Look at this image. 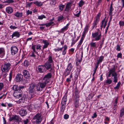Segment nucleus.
<instances>
[{
  "label": "nucleus",
  "instance_id": "obj_1",
  "mask_svg": "<svg viewBox=\"0 0 124 124\" xmlns=\"http://www.w3.org/2000/svg\"><path fill=\"white\" fill-rule=\"evenodd\" d=\"M24 88L23 86H18L17 85H15L12 87V89L14 90L13 93L14 96L16 98H19L22 96V89Z\"/></svg>",
  "mask_w": 124,
  "mask_h": 124
},
{
  "label": "nucleus",
  "instance_id": "obj_2",
  "mask_svg": "<svg viewBox=\"0 0 124 124\" xmlns=\"http://www.w3.org/2000/svg\"><path fill=\"white\" fill-rule=\"evenodd\" d=\"M12 63L10 61L5 62L1 67V70L3 72H8L12 67Z\"/></svg>",
  "mask_w": 124,
  "mask_h": 124
},
{
  "label": "nucleus",
  "instance_id": "obj_3",
  "mask_svg": "<svg viewBox=\"0 0 124 124\" xmlns=\"http://www.w3.org/2000/svg\"><path fill=\"white\" fill-rule=\"evenodd\" d=\"M97 31H95L92 34V37L94 40L95 41H98L100 40L102 37L101 31L99 29H97Z\"/></svg>",
  "mask_w": 124,
  "mask_h": 124
},
{
  "label": "nucleus",
  "instance_id": "obj_4",
  "mask_svg": "<svg viewBox=\"0 0 124 124\" xmlns=\"http://www.w3.org/2000/svg\"><path fill=\"white\" fill-rule=\"evenodd\" d=\"M67 100V96L65 94L62 98L61 103L60 110L63 114L65 109L66 102Z\"/></svg>",
  "mask_w": 124,
  "mask_h": 124
},
{
  "label": "nucleus",
  "instance_id": "obj_5",
  "mask_svg": "<svg viewBox=\"0 0 124 124\" xmlns=\"http://www.w3.org/2000/svg\"><path fill=\"white\" fill-rule=\"evenodd\" d=\"M47 82L48 81H42L41 82L39 83L38 85L36 86L37 90L38 91H42L45 87L46 84L48 83Z\"/></svg>",
  "mask_w": 124,
  "mask_h": 124
},
{
  "label": "nucleus",
  "instance_id": "obj_6",
  "mask_svg": "<svg viewBox=\"0 0 124 124\" xmlns=\"http://www.w3.org/2000/svg\"><path fill=\"white\" fill-rule=\"evenodd\" d=\"M22 120V119L21 117L16 115H13L12 116H10L9 119L10 121H14L16 122H21Z\"/></svg>",
  "mask_w": 124,
  "mask_h": 124
},
{
  "label": "nucleus",
  "instance_id": "obj_7",
  "mask_svg": "<svg viewBox=\"0 0 124 124\" xmlns=\"http://www.w3.org/2000/svg\"><path fill=\"white\" fill-rule=\"evenodd\" d=\"M33 119L34 120H36L35 122L36 124H39L41 123L42 118L40 114L38 113L34 116Z\"/></svg>",
  "mask_w": 124,
  "mask_h": 124
},
{
  "label": "nucleus",
  "instance_id": "obj_8",
  "mask_svg": "<svg viewBox=\"0 0 124 124\" xmlns=\"http://www.w3.org/2000/svg\"><path fill=\"white\" fill-rule=\"evenodd\" d=\"M18 50L16 46H13L11 47V54L14 55L17 53Z\"/></svg>",
  "mask_w": 124,
  "mask_h": 124
},
{
  "label": "nucleus",
  "instance_id": "obj_9",
  "mask_svg": "<svg viewBox=\"0 0 124 124\" xmlns=\"http://www.w3.org/2000/svg\"><path fill=\"white\" fill-rule=\"evenodd\" d=\"M24 77L27 79H29L31 76V74L27 70H24L23 72Z\"/></svg>",
  "mask_w": 124,
  "mask_h": 124
},
{
  "label": "nucleus",
  "instance_id": "obj_10",
  "mask_svg": "<svg viewBox=\"0 0 124 124\" xmlns=\"http://www.w3.org/2000/svg\"><path fill=\"white\" fill-rule=\"evenodd\" d=\"M37 71L38 73H43L45 71V67L44 65L39 66Z\"/></svg>",
  "mask_w": 124,
  "mask_h": 124
},
{
  "label": "nucleus",
  "instance_id": "obj_11",
  "mask_svg": "<svg viewBox=\"0 0 124 124\" xmlns=\"http://www.w3.org/2000/svg\"><path fill=\"white\" fill-rule=\"evenodd\" d=\"M52 76V74L51 73H48L47 75H45L43 78V80L45 81H47V83L49 82V79Z\"/></svg>",
  "mask_w": 124,
  "mask_h": 124
},
{
  "label": "nucleus",
  "instance_id": "obj_12",
  "mask_svg": "<svg viewBox=\"0 0 124 124\" xmlns=\"http://www.w3.org/2000/svg\"><path fill=\"white\" fill-rule=\"evenodd\" d=\"M23 75L21 74H18L16 77V80L17 82H20L23 80Z\"/></svg>",
  "mask_w": 124,
  "mask_h": 124
},
{
  "label": "nucleus",
  "instance_id": "obj_13",
  "mask_svg": "<svg viewBox=\"0 0 124 124\" xmlns=\"http://www.w3.org/2000/svg\"><path fill=\"white\" fill-rule=\"evenodd\" d=\"M19 113L21 116H24L26 115L27 112L26 110L22 108L19 109Z\"/></svg>",
  "mask_w": 124,
  "mask_h": 124
},
{
  "label": "nucleus",
  "instance_id": "obj_14",
  "mask_svg": "<svg viewBox=\"0 0 124 124\" xmlns=\"http://www.w3.org/2000/svg\"><path fill=\"white\" fill-rule=\"evenodd\" d=\"M45 67V69L46 68V70H48L50 69V71H52L53 70V69L51 67V63L50 62H46L44 65Z\"/></svg>",
  "mask_w": 124,
  "mask_h": 124
},
{
  "label": "nucleus",
  "instance_id": "obj_15",
  "mask_svg": "<svg viewBox=\"0 0 124 124\" xmlns=\"http://www.w3.org/2000/svg\"><path fill=\"white\" fill-rule=\"evenodd\" d=\"M74 104L76 108H78L79 106V97H74Z\"/></svg>",
  "mask_w": 124,
  "mask_h": 124
},
{
  "label": "nucleus",
  "instance_id": "obj_16",
  "mask_svg": "<svg viewBox=\"0 0 124 124\" xmlns=\"http://www.w3.org/2000/svg\"><path fill=\"white\" fill-rule=\"evenodd\" d=\"M42 42L44 44L43 47V50L47 47L49 45V43L47 40H43Z\"/></svg>",
  "mask_w": 124,
  "mask_h": 124
},
{
  "label": "nucleus",
  "instance_id": "obj_17",
  "mask_svg": "<svg viewBox=\"0 0 124 124\" xmlns=\"http://www.w3.org/2000/svg\"><path fill=\"white\" fill-rule=\"evenodd\" d=\"M69 25V23H68L63 28H62L59 31H56L58 32L59 33H63L65 31H66L67 30L68 26Z\"/></svg>",
  "mask_w": 124,
  "mask_h": 124
},
{
  "label": "nucleus",
  "instance_id": "obj_18",
  "mask_svg": "<svg viewBox=\"0 0 124 124\" xmlns=\"http://www.w3.org/2000/svg\"><path fill=\"white\" fill-rule=\"evenodd\" d=\"M72 5L71 2H69L67 3L66 6V8L64 9V11H68L70 10V8Z\"/></svg>",
  "mask_w": 124,
  "mask_h": 124
},
{
  "label": "nucleus",
  "instance_id": "obj_19",
  "mask_svg": "<svg viewBox=\"0 0 124 124\" xmlns=\"http://www.w3.org/2000/svg\"><path fill=\"white\" fill-rule=\"evenodd\" d=\"M20 34L19 32L18 31H16L14 32L12 35V38L13 39L14 37H16L17 38L19 37Z\"/></svg>",
  "mask_w": 124,
  "mask_h": 124
},
{
  "label": "nucleus",
  "instance_id": "obj_20",
  "mask_svg": "<svg viewBox=\"0 0 124 124\" xmlns=\"http://www.w3.org/2000/svg\"><path fill=\"white\" fill-rule=\"evenodd\" d=\"M36 85L34 83H32L31 84L29 87V90L35 91V88L36 87Z\"/></svg>",
  "mask_w": 124,
  "mask_h": 124
},
{
  "label": "nucleus",
  "instance_id": "obj_21",
  "mask_svg": "<svg viewBox=\"0 0 124 124\" xmlns=\"http://www.w3.org/2000/svg\"><path fill=\"white\" fill-rule=\"evenodd\" d=\"M6 12L8 14H10L13 12V9L11 7H7L6 9Z\"/></svg>",
  "mask_w": 124,
  "mask_h": 124
},
{
  "label": "nucleus",
  "instance_id": "obj_22",
  "mask_svg": "<svg viewBox=\"0 0 124 124\" xmlns=\"http://www.w3.org/2000/svg\"><path fill=\"white\" fill-rule=\"evenodd\" d=\"M81 70V68L80 66L77 68V72L76 73V75L75 76V77L77 78L78 75L79 74L80 71Z\"/></svg>",
  "mask_w": 124,
  "mask_h": 124
},
{
  "label": "nucleus",
  "instance_id": "obj_23",
  "mask_svg": "<svg viewBox=\"0 0 124 124\" xmlns=\"http://www.w3.org/2000/svg\"><path fill=\"white\" fill-rule=\"evenodd\" d=\"M26 99V95L24 94L23 97L19 100V102L20 103H23L24 102L25 99Z\"/></svg>",
  "mask_w": 124,
  "mask_h": 124
},
{
  "label": "nucleus",
  "instance_id": "obj_24",
  "mask_svg": "<svg viewBox=\"0 0 124 124\" xmlns=\"http://www.w3.org/2000/svg\"><path fill=\"white\" fill-rule=\"evenodd\" d=\"M74 91L75 93V95L74 97H79V92L78 91L76 87Z\"/></svg>",
  "mask_w": 124,
  "mask_h": 124
},
{
  "label": "nucleus",
  "instance_id": "obj_25",
  "mask_svg": "<svg viewBox=\"0 0 124 124\" xmlns=\"http://www.w3.org/2000/svg\"><path fill=\"white\" fill-rule=\"evenodd\" d=\"M5 54V51L3 48H0V55L4 56Z\"/></svg>",
  "mask_w": 124,
  "mask_h": 124
},
{
  "label": "nucleus",
  "instance_id": "obj_26",
  "mask_svg": "<svg viewBox=\"0 0 124 124\" xmlns=\"http://www.w3.org/2000/svg\"><path fill=\"white\" fill-rule=\"evenodd\" d=\"M14 15L17 17H21L22 16V13L17 12L14 14Z\"/></svg>",
  "mask_w": 124,
  "mask_h": 124
},
{
  "label": "nucleus",
  "instance_id": "obj_27",
  "mask_svg": "<svg viewBox=\"0 0 124 124\" xmlns=\"http://www.w3.org/2000/svg\"><path fill=\"white\" fill-rule=\"evenodd\" d=\"M35 93H29L28 95V98L31 99L32 98L34 97L35 96Z\"/></svg>",
  "mask_w": 124,
  "mask_h": 124
},
{
  "label": "nucleus",
  "instance_id": "obj_28",
  "mask_svg": "<svg viewBox=\"0 0 124 124\" xmlns=\"http://www.w3.org/2000/svg\"><path fill=\"white\" fill-rule=\"evenodd\" d=\"M99 22V21L95 20L94 21L93 23L92 24V29H94L95 27V28H96V25Z\"/></svg>",
  "mask_w": 124,
  "mask_h": 124
},
{
  "label": "nucleus",
  "instance_id": "obj_29",
  "mask_svg": "<svg viewBox=\"0 0 124 124\" xmlns=\"http://www.w3.org/2000/svg\"><path fill=\"white\" fill-rule=\"evenodd\" d=\"M4 3H12L14 2L13 0H1Z\"/></svg>",
  "mask_w": 124,
  "mask_h": 124
},
{
  "label": "nucleus",
  "instance_id": "obj_30",
  "mask_svg": "<svg viewBox=\"0 0 124 124\" xmlns=\"http://www.w3.org/2000/svg\"><path fill=\"white\" fill-rule=\"evenodd\" d=\"M124 115V107L122 108L120 110L119 116L122 117Z\"/></svg>",
  "mask_w": 124,
  "mask_h": 124
},
{
  "label": "nucleus",
  "instance_id": "obj_31",
  "mask_svg": "<svg viewBox=\"0 0 124 124\" xmlns=\"http://www.w3.org/2000/svg\"><path fill=\"white\" fill-rule=\"evenodd\" d=\"M33 3L36 6H41L42 5V3L41 2L36 1L35 2H33Z\"/></svg>",
  "mask_w": 124,
  "mask_h": 124
},
{
  "label": "nucleus",
  "instance_id": "obj_32",
  "mask_svg": "<svg viewBox=\"0 0 124 124\" xmlns=\"http://www.w3.org/2000/svg\"><path fill=\"white\" fill-rule=\"evenodd\" d=\"M70 71L71 70L66 69L64 72V74L65 76L69 75L70 74Z\"/></svg>",
  "mask_w": 124,
  "mask_h": 124
},
{
  "label": "nucleus",
  "instance_id": "obj_33",
  "mask_svg": "<svg viewBox=\"0 0 124 124\" xmlns=\"http://www.w3.org/2000/svg\"><path fill=\"white\" fill-rule=\"evenodd\" d=\"M104 58V57L103 56H101L100 57L99 59L98 60V61L97 62L98 64H99L103 60V59Z\"/></svg>",
  "mask_w": 124,
  "mask_h": 124
},
{
  "label": "nucleus",
  "instance_id": "obj_34",
  "mask_svg": "<svg viewBox=\"0 0 124 124\" xmlns=\"http://www.w3.org/2000/svg\"><path fill=\"white\" fill-rule=\"evenodd\" d=\"M73 67L71 63H70L68 64L66 69L71 71Z\"/></svg>",
  "mask_w": 124,
  "mask_h": 124
},
{
  "label": "nucleus",
  "instance_id": "obj_35",
  "mask_svg": "<svg viewBox=\"0 0 124 124\" xmlns=\"http://www.w3.org/2000/svg\"><path fill=\"white\" fill-rule=\"evenodd\" d=\"M91 47L96 48L97 47H96V44L95 42H91L90 44Z\"/></svg>",
  "mask_w": 124,
  "mask_h": 124
},
{
  "label": "nucleus",
  "instance_id": "obj_36",
  "mask_svg": "<svg viewBox=\"0 0 124 124\" xmlns=\"http://www.w3.org/2000/svg\"><path fill=\"white\" fill-rule=\"evenodd\" d=\"M121 82L120 81L118 82L117 84L116 85V86L114 88V89L116 90L118 89L121 85Z\"/></svg>",
  "mask_w": 124,
  "mask_h": 124
},
{
  "label": "nucleus",
  "instance_id": "obj_37",
  "mask_svg": "<svg viewBox=\"0 0 124 124\" xmlns=\"http://www.w3.org/2000/svg\"><path fill=\"white\" fill-rule=\"evenodd\" d=\"M33 2H26V6L25 7L26 8H30L31 7V6L32 5V3Z\"/></svg>",
  "mask_w": 124,
  "mask_h": 124
},
{
  "label": "nucleus",
  "instance_id": "obj_38",
  "mask_svg": "<svg viewBox=\"0 0 124 124\" xmlns=\"http://www.w3.org/2000/svg\"><path fill=\"white\" fill-rule=\"evenodd\" d=\"M114 10V9L113 7H110L109 8V15L111 16H112V11Z\"/></svg>",
  "mask_w": 124,
  "mask_h": 124
},
{
  "label": "nucleus",
  "instance_id": "obj_39",
  "mask_svg": "<svg viewBox=\"0 0 124 124\" xmlns=\"http://www.w3.org/2000/svg\"><path fill=\"white\" fill-rule=\"evenodd\" d=\"M24 65L25 66H28L30 64V63L28 61L26 60L24 62Z\"/></svg>",
  "mask_w": 124,
  "mask_h": 124
},
{
  "label": "nucleus",
  "instance_id": "obj_40",
  "mask_svg": "<svg viewBox=\"0 0 124 124\" xmlns=\"http://www.w3.org/2000/svg\"><path fill=\"white\" fill-rule=\"evenodd\" d=\"M13 74V71L12 70H11L10 71V73L9 74V81H11V80L12 78V74Z\"/></svg>",
  "mask_w": 124,
  "mask_h": 124
},
{
  "label": "nucleus",
  "instance_id": "obj_41",
  "mask_svg": "<svg viewBox=\"0 0 124 124\" xmlns=\"http://www.w3.org/2000/svg\"><path fill=\"white\" fill-rule=\"evenodd\" d=\"M65 7V5H63L62 4H60L59 6V9L61 11H62V10Z\"/></svg>",
  "mask_w": 124,
  "mask_h": 124
},
{
  "label": "nucleus",
  "instance_id": "obj_42",
  "mask_svg": "<svg viewBox=\"0 0 124 124\" xmlns=\"http://www.w3.org/2000/svg\"><path fill=\"white\" fill-rule=\"evenodd\" d=\"M72 74L71 73L70 75L69 78L67 79L66 81L67 82H69L71 81V78L72 77Z\"/></svg>",
  "mask_w": 124,
  "mask_h": 124
},
{
  "label": "nucleus",
  "instance_id": "obj_43",
  "mask_svg": "<svg viewBox=\"0 0 124 124\" xmlns=\"http://www.w3.org/2000/svg\"><path fill=\"white\" fill-rule=\"evenodd\" d=\"M84 4V2L82 0H81L78 4L79 6L81 7Z\"/></svg>",
  "mask_w": 124,
  "mask_h": 124
},
{
  "label": "nucleus",
  "instance_id": "obj_44",
  "mask_svg": "<svg viewBox=\"0 0 124 124\" xmlns=\"http://www.w3.org/2000/svg\"><path fill=\"white\" fill-rule=\"evenodd\" d=\"M46 17L44 15H42L41 16H39L38 19L39 20H42L44 18H46Z\"/></svg>",
  "mask_w": 124,
  "mask_h": 124
},
{
  "label": "nucleus",
  "instance_id": "obj_45",
  "mask_svg": "<svg viewBox=\"0 0 124 124\" xmlns=\"http://www.w3.org/2000/svg\"><path fill=\"white\" fill-rule=\"evenodd\" d=\"M64 18L63 16L61 15L58 17L57 18V20L59 22H60L61 21L63 20Z\"/></svg>",
  "mask_w": 124,
  "mask_h": 124
},
{
  "label": "nucleus",
  "instance_id": "obj_46",
  "mask_svg": "<svg viewBox=\"0 0 124 124\" xmlns=\"http://www.w3.org/2000/svg\"><path fill=\"white\" fill-rule=\"evenodd\" d=\"M48 62H50L51 63L53 62V61L52 59V57L51 56H50L49 57L48 59Z\"/></svg>",
  "mask_w": 124,
  "mask_h": 124
},
{
  "label": "nucleus",
  "instance_id": "obj_47",
  "mask_svg": "<svg viewBox=\"0 0 124 124\" xmlns=\"http://www.w3.org/2000/svg\"><path fill=\"white\" fill-rule=\"evenodd\" d=\"M101 16V13H99L97 15L96 17V19L95 20L99 21V18Z\"/></svg>",
  "mask_w": 124,
  "mask_h": 124
},
{
  "label": "nucleus",
  "instance_id": "obj_48",
  "mask_svg": "<svg viewBox=\"0 0 124 124\" xmlns=\"http://www.w3.org/2000/svg\"><path fill=\"white\" fill-rule=\"evenodd\" d=\"M112 82V80L110 79H108L106 80V83L107 84L109 85L111 84Z\"/></svg>",
  "mask_w": 124,
  "mask_h": 124
},
{
  "label": "nucleus",
  "instance_id": "obj_49",
  "mask_svg": "<svg viewBox=\"0 0 124 124\" xmlns=\"http://www.w3.org/2000/svg\"><path fill=\"white\" fill-rule=\"evenodd\" d=\"M115 67L114 66L113 68H112L110 69L109 71L111 73V74L114 73L115 72Z\"/></svg>",
  "mask_w": 124,
  "mask_h": 124
},
{
  "label": "nucleus",
  "instance_id": "obj_50",
  "mask_svg": "<svg viewBox=\"0 0 124 124\" xmlns=\"http://www.w3.org/2000/svg\"><path fill=\"white\" fill-rule=\"evenodd\" d=\"M104 39H105L104 38H102V40L101 42L100 45L99 47V48H101L102 47V45L104 43Z\"/></svg>",
  "mask_w": 124,
  "mask_h": 124
},
{
  "label": "nucleus",
  "instance_id": "obj_51",
  "mask_svg": "<svg viewBox=\"0 0 124 124\" xmlns=\"http://www.w3.org/2000/svg\"><path fill=\"white\" fill-rule=\"evenodd\" d=\"M63 48V46L62 48L58 47L57 49H55L54 50L55 52L58 51H61L62 50Z\"/></svg>",
  "mask_w": 124,
  "mask_h": 124
},
{
  "label": "nucleus",
  "instance_id": "obj_52",
  "mask_svg": "<svg viewBox=\"0 0 124 124\" xmlns=\"http://www.w3.org/2000/svg\"><path fill=\"white\" fill-rule=\"evenodd\" d=\"M54 23L53 22H51L49 23H48L46 24V27H49L52 24Z\"/></svg>",
  "mask_w": 124,
  "mask_h": 124
},
{
  "label": "nucleus",
  "instance_id": "obj_53",
  "mask_svg": "<svg viewBox=\"0 0 124 124\" xmlns=\"http://www.w3.org/2000/svg\"><path fill=\"white\" fill-rule=\"evenodd\" d=\"M36 46V49H39V50L41 49V46L40 45L38 44Z\"/></svg>",
  "mask_w": 124,
  "mask_h": 124
},
{
  "label": "nucleus",
  "instance_id": "obj_54",
  "mask_svg": "<svg viewBox=\"0 0 124 124\" xmlns=\"http://www.w3.org/2000/svg\"><path fill=\"white\" fill-rule=\"evenodd\" d=\"M113 82L115 83H117V77H113Z\"/></svg>",
  "mask_w": 124,
  "mask_h": 124
},
{
  "label": "nucleus",
  "instance_id": "obj_55",
  "mask_svg": "<svg viewBox=\"0 0 124 124\" xmlns=\"http://www.w3.org/2000/svg\"><path fill=\"white\" fill-rule=\"evenodd\" d=\"M84 39V38H81V39L79 43L78 44V45H79L80 46L81 45Z\"/></svg>",
  "mask_w": 124,
  "mask_h": 124
},
{
  "label": "nucleus",
  "instance_id": "obj_56",
  "mask_svg": "<svg viewBox=\"0 0 124 124\" xmlns=\"http://www.w3.org/2000/svg\"><path fill=\"white\" fill-rule=\"evenodd\" d=\"M26 15H28L29 14L31 15L32 13V12L31 11H30L29 10H28L26 11Z\"/></svg>",
  "mask_w": 124,
  "mask_h": 124
},
{
  "label": "nucleus",
  "instance_id": "obj_57",
  "mask_svg": "<svg viewBox=\"0 0 124 124\" xmlns=\"http://www.w3.org/2000/svg\"><path fill=\"white\" fill-rule=\"evenodd\" d=\"M4 84L3 83H0V90H1L4 87Z\"/></svg>",
  "mask_w": 124,
  "mask_h": 124
},
{
  "label": "nucleus",
  "instance_id": "obj_58",
  "mask_svg": "<svg viewBox=\"0 0 124 124\" xmlns=\"http://www.w3.org/2000/svg\"><path fill=\"white\" fill-rule=\"evenodd\" d=\"M122 54L121 53H118L117 54V57L118 58H122Z\"/></svg>",
  "mask_w": 124,
  "mask_h": 124
},
{
  "label": "nucleus",
  "instance_id": "obj_59",
  "mask_svg": "<svg viewBox=\"0 0 124 124\" xmlns=\"http://www.w3.org/2000/svg\"><path fill=\"white\" fill-rule=\"evenodd\" d=\"M63 117L65 119H67L69 118V115L67 114H65L64 115Z\"/></svg>",
  "mask_w": 124,
  "mask_h": 124
},
{
  "label": "nucleus",
  "instance_id": "obj_60",
  "mask_svg": "<svg viewBox=\"0 0 124 124\" xmlns=\"http://www.w3.org/2000/svg\"><path fill=\"white\" fill-rule=\"evenodd\" d=\"M9 27L11 29L13 30H14L17 28V27L15 26H13L12 25H11Z\"/></svg>",
  "mask_w": 124,
  "mask_h": 124
},
{
  "label": "nucleus",
  "instance_id": "obj_61",
  "mask_svg": "<svg viewBox=\"0 0 124 124\" xmlns=\"http://www.w3.org/2000/svg\"><path fill=\"white\" fill-rule=\"evenodd\" d=\"M23 122L24 123L23 124H27L29 122V119H27L25 120H23Z\"/></svg>",
  "mask_w": 124,
  "mask_h": 124
},
{
  "label": "nucleus",
  "instance_id": "obj_62",
  "mask_svg": "<svg viewBox=\"0 0 124 124\" xmlns=\"http://www.w3.org/2000/svg\"><path fill=\"white\" fill-rule=\"evenodd\" d=\"M116 49L118 51H119L121 50L120 46L119 45H117Z\"/></svg>",
  "mask_w": 124,
  "mask_h": 124
},
{
  "label": "nucleus",
  "instance_id": "obj_63",
  "mask_svg": "<svg viewBox=\"0 0 124 124\" xmlns=\"http://www.w3.org/2000/svg\"><path fill=\"white\" fill-rule=\"evenodd\" d=\"M83 52L82 51L81 52V58L80 59H78V62H79V63L81 61L83 56Z\"/></svg>",
  "mask_w": 124,
  "mask_h": 124
},
{
  "label": "nucleus",
  "instance_id": "obj_64",
  "mask_svg": "<svg viewBox=\"0 0 124 124\" xmlns=\"http://www.w3.org/2000/svg\"><path fill=\"white\" fill-rule=\"evenodd\" d=\"M86 32L84 31L83 33V34L82 35L81 37L83 38H84L85 37V36L86 34Z\"/></svg>",
  "mask_w": 124,
  "mask_h": 124
}]
</instances>
